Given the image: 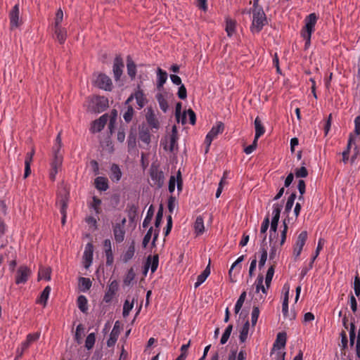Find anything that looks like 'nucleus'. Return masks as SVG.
Masks as SVG:
<instances>
[{
  "instance_id": "nucleus-49",
  "label": "nucleus",
  "mask_w": 360,
  "mask_h": 360,
  "mask_svg": "<svg viewBox=\"0 0 360 360\" xmlns=\"http://www.w3.org/2000/svg\"><path fill=\"white\" fill-rule=\"evenodd\" d=\"M186 115H187L188 117L190 123L191 124H195V114L194 111L191 110V109H189L186 112H185V113H184V116L182 117V119H181L182 124H184L186 122V121H185Z\"/></svg>"
},
{
  "instance_id": "nucleus-11",
  "label": "nucleus",
  "mask_w": 360,
  "mask_h": 360,
  "mask_svg": "<svg viewBox=\"0 0 360 360\" xmlns=\"http://www.w3.org/2000/svg\"><path fill=\"white\" fill-rule=\"evenodd\" d=\"M124 68V63L122 57L120 56H117L115 58L112 71L114 74V77L116 81L119 80L122 75Z\"/></svg>"
},
{
  "instance_id": "nucleus-31",
  "label": "nucleus",
  "mask_w": 360,
  "mask_h": 360,
  "mask_svg": "<svg viewBox=\"0 0 360 360\" xmlns=\"http://www.w3.org/2000/svg\"><path fill=\"white\" fill-rule=\"evenodd\" d=\"M236 22L235 20L227 18L226 19V27L225 30L227 33L228 37H231L236 32Z\"/></svg>"
},
{
  "instance_id": "nucleus-38",
  "label": "nucleus",
  "mask_w": 360,
  "mask_h": 360,
  "mask_svg": "<svg viewBox=\"0 0 360 360\" xmlns=\"http://www.w3.org/2000/svg\"><path fill=\"white\" fill-rule=\"evenodd\" d=\"M246 357V352L240 349L239 352L236 350H232L229 356L228 360H244Z\"/></svg>"
},
{
  "instance_id": "nucleus-54",
  "label": "nucleus",
  "mask_w": 360,
  "mask_h": 360,
  "mask_svg": "<svg viewBox=\"0 0 360 360\" xmlns=\"http://www.w3.org/2000/svg\"><path fill=\"white\" fill-rule=\"evenodd\" d=\"M95 341H96V338H95L94 333H91L89 334L86 338L85 347L88 349H91L95 344Z\"/></svg>"
},
{
  "instance_id": "nucleus-22",
  "label": "nucleus",
  "mask_w": 360,
  "mask_h": 360,
  "mask_svg": "<svg viewBox=\"0 0 360 360\" xmlns=\"http://www.w3.org/2000/svg\"><path fill=\"white\" fill-rule=\"evenodd\" d=\"M167 79V73L166 71L158 68L157 70V88L160 91L163 88Z\"/></svg>"
},
{
  "instance_id": "nucleus-40",
  "label": "nucleus",
  "mask_w": 360,
  "mask_h": 360,
  "mask_svg": "<svg viewBox=\"0 0 360 360\" xmlns=\"http://www.w3.org/2000/svg\"><path fill=\"white\" fill-rule=\"evenodd\" d=\"M79 285L82 291H86L91 287V281L88 278L81 277L79 279Z\"/></svg>"
},
{
  "instance_id": "nucleus-18",
  "label": "nucleus",
  "mask_w": 360,
  "mask_h": 360,
  "mask_svg": "<svg viewBox=\"0 0 360 360\" xmlns=\"http://www.w3.org/2000/svg\"><path fill=\"white\" fill-rule=\"evenodd\" d=\"M117 289H118L117 282L116 281H112L110 283L108 290L104 295V297H103L104 302H105L107 303L110 302L112 300L114 295H115V292H117Z\"/></svg>"
},
{
  "instance_id": "nucleus-15",
  "label": "nucleus",
  "mask_w": 360,
  "mask_h": 360,
  "mask_svg": "<svg viewBox=\"0 0 360 360\" xmlns=\"http://www.w3.org/2000/svg\"><path fill=\"white\" fill-rule=\"evenodd\" d=\"M177 139L176 127L174 126L172 129V134L169 138V142L165 146V149L169 150L170 152L174 151L177 147Z\"/></svg>"
},
{
  "instance_id": "nucleus-58",
  "label": "nucleus",
  "mask_w": 360,
  "mask_h": 360,
  "mask_svg": "<svg viewBox=\"0 0 360 360\" xmlns=\"http://www.w3.org/2000/svg\"><path fill=\"white\" fill-rule=\"evenodd\" d=\"M255 285H256V292H258L261 290L264 293L266 292L265 288L263 285V276H258V278H257L256 282H255Z\"/></svg>"
},
{
  "instance_id": "nucleus-19",
  "label": "nucleus",
  "mask_w": 360,
  "mask_h": 360,
  "mask_svg": "<svg viewBox=\"0 0 360 360\" xmlns=\"http://www.w3.org/2000/svg\"><path fill=\"white\" fill-rule=\"evenodd\" d=\"M19 5L15 4L10 12V22L12 27H18L20 25Z\"/></svg>"
},
{
  "instance_id": "nucleus-30",
  "label": "nucleus",
  "mask_w": 360,
  "mask_h": 360,
  "mask_svg": "<svg viewBox=\"0 0 360 360\" xmlns=\"http://www.w3.org/2000/svg\"><path fill=\"white\" fill-rule=\"evenodd\" d=\"M146 120L148 123L154 128H158L159 123L156 119L155 115L151 108L147 109Z\"/></svg>"
},
{
  "instance_id": "nucleus-36",
  "label": "nucleus",
  "mask_w": 360,
  "mask_h": 360,
  "mask_svg": "<svg viewBox=\"0 0 360 360\" xmlns=\"http://www.w3.org/2000/svg\"><path fill=\"white\" fill-rule=\"evenodd\" d=\"M95 186L98 190L105 191L108 188V179L103 176H98L95 179Z\"/></svg>"
},
{
  "instance_id": "nucleus-9",
  "label": "nucleus",
  "mask_w": 360,
  "mask_h": 360,
  "mask_svg": "<svg viewBox=\"0 0 360 360\" xmlns=\"http://www.w3.org/2000/svg\"><path fill=\"white\" fill-rule=\"evenodd\" d=\"M94 245L91 243H88L83 253V264L85 269H89L93 262Z\"/></svg>"
},
{
  "instance_id": "nucleus-43",
  "label": "nucleus",
  "mask_w": 360,
  "mask_h": 360,
  "mask_svg": "<svg viewBox=\"0 0 360 360\" xmlns=\"http://www.w3.org/2000/svg\"><path fill=\"white\" fill-rule=\"evenodd\" d=\"M152 180H155L156 184L160 187L163 184V174L162 172L152 171L150 172Z\"/></svg>"
},
{
  "instance_id": "nucleus-46",
  "label": "nucleus",
  "mask_w": 360,
  "mask_h": 360,
  "mask_svg": "<svg viewBox=\"0 0 360 360\" xmlns=\"http://www.w3.org/2000/svg\"><path fill=\"white\" fill-rule=\"evenodd\" d=\"M153 214H154V209H153V205H150L148 210L146 216L143 221V228H147L148 226V225L150 224V223L153 219Z\"/></svg>"
},
{
  "instance_id": "nucleus-59",
  "label": "nucleus",
  "mask_w": 360,
  "mask_h": 360,
  "mask_svg": "<svg viewBox=\"0 0 360 360\" xmlns=\"http://www.w3.org/2000/svg\"><path fill=\"white\" fill-rule=\"evenodd\" d=\"M324 243H325L324 239L323 238H319V240L318 241V245H317V247H316V251H315V253H314V255L312 257L313 260H315L316 259V257L319 256V255L320 253V251L323 248Z\"/></svg>"
},
{
  "instance_id": "nucleus-34",
  "label": "nucleus",
  "mask_w": 360,
  "mask_h": 360,
  "mask_svg": "<svg viewBox=\"0 0 360 360\" xmlns=\"http://www.w3.org/2000/svg\"><path fill=\"white\" fill-rule=\"evenodd\" d=\"M135 253V248L134 245L132 243L131 245L128 248V249L122 255L121 258L124 263L128 262L130 259H131Z\"/></svg>"
},
{
  "instance_id": "nucleus-47",
  "label": "nucleus",
  "mask_w": 360,
  "mask_h": 360,
  "mask_svg": "<svg viewBox=\"0 0 360 360\" xmlns=\"http://www.w3.org/2000/svg\"><path fill=\"white\" fill-rule=\"evenodd\" d=\"M307 239V232L306 231H303L299 234V236L297 237V242L295 245H296L297 247H301L303 248Z\"/></svg>"
},
{
  "instance_id": "nucleus-56",
  "label": "nucleus",
  "mask_w": 360,
  "mask_h": 360,
  "mask_svg": "<svg viewBox=\"0 0 360 360\" xmlns=\"http://www.w3.org/2000/svg\"><path fill=\"white\" fill-rule=\"evenodd\" d=\"M352 141L353 139L352 136H350L348 141L347 147L346 150L342 152V161L344 162V163H347V162L348 161L349 150L351 148V144Z\"/></svg>"
},
{
  "instance_id": "nucleus-26",
  "label": "nucleus",
  "mask_w": 360,
  "mask_h": 360,
  "mask_svg": "<svg viewBox=\"0 0 360 360\" xmlns=\"http://www.w3.org/2000/svg\"><path fill=\"white\" fill-rule=\"evenodd\" d=\"M122 177V172L119 166L116 164H113L110 168V178L112 181L118 182Z\"/></svg>"
},
{
  "instance_id": "nucleus-12",
  "label": "nucleus",
  "mask_w": 360,
  "mask_h": 360,
  "mask_svg": "<svg viewBox=\"0 0 360 360\" xmlns=\"http://www.w3.org/2000/svg\"><path fill=\"white\" fill-rule=\"evenodd\" d=\"M108 120V115L107 114L103 115L99 119L95 120L91 127V131L93 133L101 131L106 124Z\"/></svg>"
},
{
  "instance_id": "nucleus-61",
  "label": "nucleus",
  "mask_w": 360,
  "mask_h": 360,
  "mask_svg": "<svg viewBox=\"0 0 360 360\" xmlns=\"http://www.w3.org/2000/svg\"><path fill=\"white\" fill-rule=\"evenodd\" d=\"M152 234H153V227H150L148 229V231H147L146 234L145 235V236L143 239L142 245H143V248L147 247L148 243L150 242V240L151 239Z\"/></svg>"
},
{
  "instance_id": "nucleus-57",
  "label": "nucleus",
  "mask_w": 360,
  "mask_h": 360,
  "mask_svg": "<svg viewBox=\"0 0 360 360\" xmlns=\"http://www.w3.org/2000/svg\"><path fill=\"white\" fill-rule=\"evenodd\" d=\"M133 115V108L130 105H128L127 111L123 115V118L127 122H129L132 120Z\"/></svg>"
},
{
  "instance_id": "nucleus-17",
  "label": "nucleus",
  "mask_w": 360,
  "mask_h": 360,
  "mask_svg": "<svg viewBox=\"0 0 360 360\" xmlns=\"http://www.w3.org/2000/svg\"><path fill=\"white\" fill-rule=\"evenodd\" d=\"M39 337L40 333L38 332L28 334L27 335L26 340L21 343L20 346L18 347V348L22 352H25L32 343L38 340Z\"/></svg>"
},
{
  "instance_id": "nucleus-50",
  "label": "nucleus",
  "mask_w": 360,
  "mask_h": 360,
  "mask_svg": "<svg viewBox=\"0 0 360 360\" xmlns=\"http://www.w3.org/2000/svg\"><path fill=\"white\" fill-rule=\"evenodd\" d=\"M248 338V321L243 323L242 329L240 332L239 339L240 342L244 343Z\"/></svg>"
},
{
  "instance_id": "nucleus-62",
  "label": "nucleus",
  "mask_w": 360,
  "mask_h": 360,
  "mask_svg": "<svg viewBox=\"0 0 360 360\" xmlns=\"http://www.w3.org/2000/svg\"><path fill=\"white\" fill-rule=\"evenodd\" d=\"M308 172L305 167L302 166L300 169L295 170V176L297 178H304L307 176Z\"/></svg>"
},
{
  "instance_id": "nucleus-55",
  "label": "nucleus",
  "mask_w": 360,
  "mask_h": 360,
  "mask_svg": "<svg viewBox=\"0 0 360 360\" xmlns=\"http://www.w3.org/2000/svg\"><path fill=\"white\" fill-rule=\"evenodd\" d=\"M259 316V309L257 307H254L251 313L252 326H255L257 322Z\"/></svg>"
},
{
  "instance_id": "nucleus-52",
  "label": "nucleus",
  "mask_w": 360,
  "mask_h": 360,
  "mask_svg": "<svg viewBox=\"0 0 360 360\" xmlns=\"http://www.w3.org/2000/svg\"><path fill=\"white\" fill-rule=\"evenodd\" d=\"M226 175V172H224L223 177L221 179V180L219 183V186H218V188L216 192V198H218L220 196V195L223 191L224 186L227 184Z\"/></svg>"
},
{
  "instance_id": "nucleus-44",
  "label": "nucleus",
  "mask_w": 360,
  "mask_h": 360,
  "mask_svg": "<svg viewBox=\"0 0 360 360\" xmlns=\"http://www.w3.org/2000/svg\"><path fill=\"white\" fill-rule=\"evenodd\" d=\"M155 98L158 102L160 109L163 112H166L168 108V104L164 96L161 93H158L156 94Z\"/></svg>"
},
{
  "instance_id": "nucleus-21",
  "label": "nucleus",
  "mask_w": 360,
  "mask_h": 360,
  "mask_svg": "<svg viewBox=\"0 0 360 360\" xmlns=\"http://www.w3.org/2000/svg\"><path fill=\"white\" fill-rule=\"evenodd\" d=\"M34 149L32 148L31 151L27 153L25 158V173L24 178H27L31 173V163L32 162L33 156L34 155Z\"/></svg>"
},
{
  "instance_id": "nucleus-6",
  "label": "nucleus",
  "mask_w": 360,
  "mask_h": 360,
  "mask_svg": "<svg viewBox=\"0 0 360 360\" xmlns=\"http://www.w3.org/2000/svg\"><path fill=\"white\" fill-rule=\"evenodd\" d=\"M63 162V155L60 152H58L55 150L53 152V159L51 163V171H50V178L52 180H55L56 176L58 174L60 168L61 167Z\"/></svg>"
},
{
  "instance_id": "nucleus-64",
  "label": "nucleus",
  "mask_w": 360,
  "mask_h": 360,
  "mask_svg": "<svg viewBox=\"0 0 360 360\" xmlns=\"http://www.w3.org/2000/svg\"><path fill=\"white\" fill-rule=\"evenodd\" d=\"M285 352H273L270 354L272 360H285Z\"/></svg>"
},
{
  "instance_id": "nucleus-14",
  "label": "nucleus",
  "mask_w": 360,
  "mask_h": 360,
  "mask_svg": "<svg viewBox=\"0 0 360 360\" xmlns=\"http://www.w3.org/2000/svg\"><path fill=\"white\" fill-rule=\"evenodd\" d=\"M125 222V219H123L122 224H117L113 227V233L115 240L117 243H122L124 239L125 231L124 227V224Z\"/></svg>"
},
{
  "instance_id": "nucleus-41",
  "label": "nucleus",
  "mask_w": 360,
  "mask_h": 360,
  "mask_svg": "<svg viewBox=\"0 0 360 360\" xmlns=\"http://www.w3.org/2000/svg\"><path fill=\"white\" fill-rule=\"evenodd\" d=\"M77 306L78 308L82 311L86 312L88 309L87 299L84 295H79L77 297Z\"/></svg>"
},
{
  "instance_id": "nucleus-7",
  "label": "nucleus",
  "mask_w": 360,
  "mask_h": 360,
  "mask_svg": "<svg viewBox=\"0 0 360 360\" xmlns=\"http://www.w3.org/2000/svg\"><path fill=\"white\" fill-rule=\"evenodd\" d=\"M95 84L98 88L105 91H111L112 87L111 79L105 74H99L98 75Z\"/></svg>"
},
{
  "instance_id": "nucleus-29",
  "label": "nucleus",
  "mask_w": 360,
  "mask_h": 360,
  "mask_svg": "<svg viewBox=\"0 0 360 360\" xmlns=\"http://www.w3.org/2000/svg\"><path fill=\"white\" fill-rule=\"evenodd\" d=\"M54 33L56 37V39L60 43L63 44L65 42L67 37V31L66 29L63 27H54Z\"/></svg>"
},
{
  "instance_id": "nucleus-37",
  "label": "nucleus",
  "mask_w": 360,
  "mask_h": 360,
  "mask_svg": "<svg viewBox=\"0 0 360 360\" xmlns=\"http://www.w3.org/2000/svg\"><path fill=\"white\" fill-rule=\"evenodd\" d=\"M194 230L197 235H201L204 233L205 226L204 220L201 216H198L194 223Z\"/></svg>"
},
{
  "instance_id": "nucleus-1",
  "label": "nucleus",
  "mask_w": 360,
  "mask_h": 360,
  "mask_svg": "<svg viewBox=\"0 0 360 360\" xmlns=\"http://www.w3.org/2000/svg\"><path fill=\"white\" fill-rule=\"evenodd\" d=\"M267 24L266 15L262 7L258 6V2L255 4L253 0L252 9V22L251 25V32L253 33H259Z\"/></svg>"
},
{
  "instance_id": "nucleus-23",
  "label": "nucleus",
  "mask_w": 360,
  "mask_h": 360,
  "mask_svg": "<svg viewBox=\"0 0 360 360\" xmlns=\"http://www.w3.org/2000/svg\"><path fill=\"white\" fill-rule=\"evenodd\" d=\"M159 259L158 255H154L153 257H148L145 264V273L148 271L149 268H150L151 272H155L158 266Z\"/></svg>"
},
{
  "instance_id": "nucleus-25",
  "label": "nucleus",
  "mask_w": 360,
  "mask_h": 360,
  "mask_svg": "<svg viewBox=\"0 0 360 360\" xmlns=\"http://www.w3.org/2000/svg\"><path fill=\"white\" fill-rule=\"evenodd\" d=\"M68 193L65 190L63 191V194L58 196L57 203L60 206V211L61 214H65L68 207Z\"/></svg>"
},
{
  "instance_id": "nucleus-8",
  "label": "nucleus",
  "mask_w": 360,
  "mask_h": 360,
  "mask_svg": "<svg viewBox=\"0 0 360 360\" xmlns=\"http://www.w3.org/2000/svg\"><path fill=\"white\" fill-rule=\"evenodd\" d=\"M287 340V336L286 333H278L276 336V339L273 345V347L271 349V353L273 352L277 353V352H284L281 350V349L284 348L286 344Z\"/></svg>"
},
{
  "instance_id": "nucleus-63",
  "label": "nucleus",
  "mask_w": 360,
  "mask_h": 360,
  "mask_svg": "<svg viewBox=\"0 0 360 360\" xmlns=\"http://www.w3.org/2000/svg\"><path fill=\"white\" fill-rule=\"evenodd\" d=\"M354 290L355 295L359 297L360 295V278L358 275L354 278Z\"/></svg>"
},
{
  "instance_id": "nucleus-3",
  "label": "nucleus",
  "mask_w": 360,
  "mask_h": 360,
  "mask_svg": "<svg viewBox=\"0 0 360 360\" xmlns=\"http://www.w3.org/2000/svg\"><path fill=\"white\" fill-rule=\"evenodd\" d=\"M282 210V205H279L278 203L274 204L273 205V212H272V219L271 223V228H270V236H269V240L270 243H272V241L274 238H276L278 235L277 233V227H278V223L280 218V214Z\"/></svg>"
},
{
  "instance_id": "nucleus-28",
  "label": "nucleus",
  "mask_w": 360,
  "mask_h": 360,
  "mask_svg": "<svg viewBox=\"0 0 360 360\" xmlns=\"http://www.w3.org/2000/svg\"><path fill=\"white\" fill-rule=\"evenodd\" d=\"M292 218H290L288 214H287V217L283 219V229L281 231V240H280V245L282 246L285 240H286V234L288 229V225L290 223V220Z\"/></svg>"
},
{
  "instance_id": "nucleus-2",
  "label": "nucleus",
  "mask_w": 360,
  "mask_h": 360,
  "mask_svg": "<svg viewBox=\"0 0 360 360\" xmlns=\"http://www.w3.org/2000/svg\"><path fill=\"white\" fill-rule=\"evenodd\" d=\"M317 19L318 18L314 13H310L305 18V26L301 31L302 37L306 40L305 46H307L310 44L311 34L314 31Z\"/></svg>"
},
{
  "instance_id": "nucleus-16",
  "label": "nucleus",
  "mask_w": 360,
  "mask_h": 360,
  "mask_svg": "<svg viewBox=\"0 0 360 360\" xmlns=\"http://www.w3.org/2000/svg\"><path fill=\"white\" fill-rule=\"evenodd\" d=\"M120 333V322L117 321L115 323L113 328L110 334V338L107 341V345L108 347H112L116 343L119 335Z\"/></svg>"
},
{
  "instance_id": "nucleus-51",
  "label": "nucleus",
  "mask_w": 360,
  "mask_h": 360,
  "mask_svg": "<svg viewBox=\"0 0 360 360\" xmlns=\"http://www.w3.org/2000/svg\"><path fill=\"white\" fill-rule=\"evenodd\" d=\"M63 20V12L59 8L56 13V17L54 19V27H62L61 23Z\"/></svg>"
},
{
  "instance_id": "nucleus-48",
  "label": "nucleus",
  "mask_w": 360,
  "mask_h": 360,
  "mask_svg": "<svg viewBox=\"0 0 360 360\" xmlns=\"http://www.w3.org/2000/svg\"><path fill=\"white\" fill-rule=\"evenodd\" d=\"M232 329H233V326L232 325H229L225 329L221 338V340H220V343L221 345H224L227 342L230 335H231V331H232Z\"/></svg>"
},
{
  "instance_id": "nucleus-32",
  "label": "nucleus",
  "mask_w": 360,
  "mask_h": 360,
  "mask_svg": "<svg viewBox=\"0 0 360 360\" xmlns=\"http://www.w3.org/2000/svg\"><path fill=\"white\" fill-rule=\"evenodd\" d=\"M51 290V287L49 285L46 286L41 292L39 297L37 300V302L43 304V306L45 307L46 305Z\"/></svg>"
},
{
  "instance_id": "nucleus-20",
  "label": "nucleus",
  "mask_w": 360,
  "mask_h": 360,
  "mask_svg": "<svg viewBox=\"0 0 360 360\" xmlns=\"http://www.w3.org/2000/svg\"><path fill=\"white\" fill-rule=\"evenodd\" d=\"M133 94L134 98L136 101L139 108L141 109L143 108L147 103V99L143 90L141 89L139 86H138L137 90Z\"/></svg>"
},
{
  "instance_id": "nucleus-60",
  "label": "nucleus",
  "mask_w": 360,
  "mask_h": 360,
  "mask_svg": "<svg viewBox=\"0 0 360 360\" xmlns=\"http://www.w3.org/2000/svg\"><path fill=\"white\" fill-rule=\"evenodd\" d=\"M274 274V269L271 266L269 268V269L266 272V274L265 283H266V285L267 287L269 285V284L272 280Z\"/></svg>"
},
{
  "instance_id": "nucleus-4",
  "label": "nucleus",
  "mask_w": 360,
  "mask_h": 360,
  "mask_svg": "<svg viewBox=\"0 0 360 360\" xmlns=\"http://www.w3.org/2000/svg\"><path fill=\"white\" fill-rule=\"evenodd\" d=\"M108 105V101L103 96H94L88 101L87 108L91 112L103 111Z\"/></svg>"
},
{
  "instance_id": "nucleus-5",
  "label": "nucleus",
  "mask_w": 360,
  "mask_h": 360,
  "mask_svg": "<svg viewBox=\"0 0 360 360\" xmlns=\"http://www.w3.org/2000/svg\"><path fill=\"white\" fill-rule=\"evenodd\" d=\"M224 129V125L221 122H218L215 125H214L211 130L208 132L205 137V143L206 144L205 153H207L210 148V146L212 143V141L214 139H215L218 134L223 132Z\"/></svg>"
},
{
  "instance_id": "nucleus-33",
  "label": "nucleus",
  "mask_w": 360,
  "mask_h": 360,
  "mask_svg": "<svg viewBox=\"0 0 360 360\" xmlns=\"http://www.w3.org/2000/svg\"><path fill=\"white\" fill-rule=\"evenodd\" d=\"M256 139H259L265 133V128L259 117H257L254 122Z\"/></svg>"
},
{
  "instance_id": "nucleus-27",
  "label": "nucleus",
  "mask_w": 360,
  "mask_h": 360,
  "mask_svg": "<svg viewBox=\"0 0 360 360\" xmlns=\"http://www.w3.org/2000/svg\"><path fill=\"white\" fill-rule=\"evenodd\" d=\"M127 68L129 76L131 79H134L136 75V66L129 56L127 58Z\"/></svg>"
},
{
  "instance_id": "nucleus-13",
  "label": "nucleus",
  "mask_w": 360,
  "mask_h": 360,
  "mask_svg": "<svg viewBox=\"0 0 360 360\" xmlns=\"http://www.w3.org/2000/svg\"><path fill=\"white\" fill-rule=\"evenodd\" d=\"M30 275V270L25 266H20L17 271L15 278V283L17 284L25 283L29 276Z\"/></svg>"
},
{
  "instance_id": "nucleus-45",
  "label": "nucleus",
  "mask_w": 360,
  "mask_h": 360,
  "mask_svg": "<svg viewBox=\"0 0 360 360\" xmlns=\"http://www.w3.org/2000/svg\"><path fill=\"white\" fill-rule=\"evenodd\" d=\"M134 298L129 301L128 299L125 300L123 305V311L122 315L124 317H127L129 316L130 311L134 307Z\"/></svg>"
},
{
  "instance_id": "nucleus-10",
  "label": "nucleus",
  "mask_w": 360,
  "mask_h": 360,
  "mask_svg": "<svg viewBox=\"0 0 360 360\" xmlns=\"http://www.w3.org/2000/svg\"><path fill=\"white\" fill-rule=\"evenodd\" d=\"M103 247L106 257V265L112 266L114 263V255L111 240L110 239H105L103 243Z\"/></svg>"
},
{
  "instance_id": "nucleus-35",
  "label": "nucleus",
  "mask_w": 360,
  "mask_h": 360,
  "mask_svg": "<svg viewBox=\"0 0 360 360\" xmlns=\"http://www.w3.org/2000/svg\"><path fill=\"white\" fill-rule=\"evenodd\" d=\"M210 274V266H207L205 269L197 277V281L194 284L195 288H198L203 283Z\"/></svg>"
},
{
  "instance_id": "nucleus-53",
  "label": "nucleus",
  "mask_w": 360,
  "mask_h": 360,
  "mask_svg": "<svg viewBox=\"0 0 360 360\" xmlns=\"http://www.w3.org/2000/svg\"><path fill=\"white\" fill-rule=\"evenodd\" d=\"M135 278V273L134 271V269L131 268L128 271L127 274L125 276V278L124 279V283L126 285H129L131 282L134 281Z\"/></svg>"
},
{
  "instance_id": "nucleus-39",
  "label": "nucleus",
  "mask_w": 360,
  "mask_h": 360,
  "mask_svg": "<svg viewBox=\"0 0 360 360\" xmlns=\"http://www.w3.org/2000/svg\"><path fill=\"white\" fill-rule=\"evenodd\" d=\"M245 256L241 255L231 265V269H229V276L231 277L233 271H236V272H239L240 268H241V262L244 260Z\"/></svg>"
},
{
  "instance_id": "nucleus-24",
  "label": "nucleus",
  "mask_w": 360,
  "mask_h": 360,
  "mask_svg": "<svg viewBox=\"0 0 360 360\" xmlns=\"http://www.w3.org/2000/svg\"><path fill=\"white\" fill-rule=\"evenodd\" d=\"M246 299V292L243 291L240 296L239 297L238 300H237L235 307H234V312L236 314L239 315L238 321L243 317V311H241L242 306Z\"/></svg>"
},
{
  "instance_id": "nucleus-42",
  "label": "nucleus",
  "mask_w": 360,
  "mask_h": 360,
  "mask_svg": "<svg viewBox=\"0 0 360 360\" xmlns=\"http://www.w3.org/2000/svg\"><path fill=\"white\" fill-rule=\"evenodd\" d=\"M51 269L50 268H41L39 270L38 277L39 280H51Z\"/></svg>"
}]
</instances>
